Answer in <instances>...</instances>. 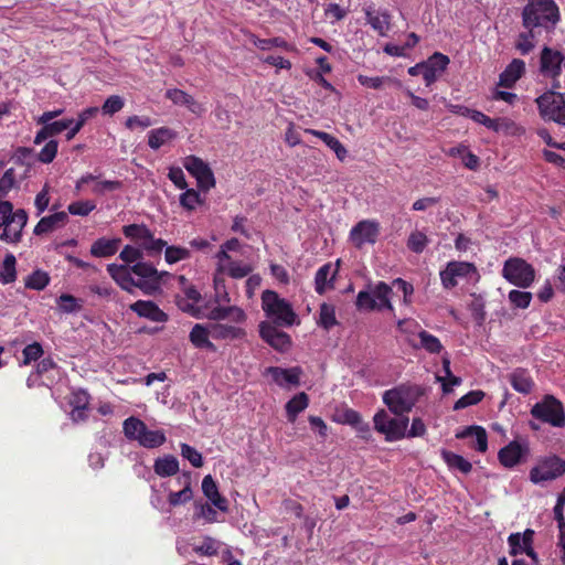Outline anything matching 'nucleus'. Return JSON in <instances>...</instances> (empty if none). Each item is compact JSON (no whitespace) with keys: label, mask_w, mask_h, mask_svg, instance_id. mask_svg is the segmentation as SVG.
Segmentation results:
<instances>
[{"label":"nucleus","mask_w":565,"mask_h":565,"mask_svg":"<svg viewBox=\"0 0 565 565\" xmlns=\"http://www.w3.org/2000/svg\"><path fill=\"white\" fill-rule=\"evenodd\" d=\"M214 322L210 323V332L214 340H236L246 335L239 327L246 321L245 311L237 306H216L203 315Z\"/></svg>","instance_id":"1"},{"label":"nucleus","mask_w":565,"mask_h":565,"mask_svg":"<svg viewBox=\"0 0 565 565\" xmlns=\"http://www.w3.org/2000/svg\"><path fill=\"white\" fill-rule=\"evenodd\" d=\"M559 20L558 8L554 0H529L522 11L524 29L551 33Z\"/></svg>","instance_id":"2"},{"label":"nucleus","mask_w":565,"mask_h":565,"mask_svg":"<svg viewBox=\"0 0 565 565\" xmlns=\"http://www.w3.org/2000/svg\"><path fill=\"white\" fill-rule=\"evenodd\" d=\"M262 309L270 320L269 322L278 327H291L300 323L291 303L274 290L263 291Z\"/></svg>","instance_id":"3"},{"label":"nucleus","mask_w":565,"mask_h":565,"mask_svg":"<svg viewBox=\"0 0 565 565\" xmlns=\"http://www.w3.org/2000/svg\"><path fill=\"white\" fill-rule=\"evenodd\" d=\"M28 223V213L23 209L13 210V204H0V241L18 244L22 239Z\"/></svg>","instance_id":"4"},{"label":"nucleus","mask_w":565,"mask_h":565,"mask_svg":"<svg viewBox=\"0 0 565 565\" xmlns=\"http://www.w3.org/2000/svg\"><path fill=\"white\" fill-rule=\"evenodd\" d=\"M420 395L422 388L418 385L401 384L385 391L383 402L392 413L403 415L412 411Z\"/></svg>","instance_id":"5"},{"label":"nucleus","mask_w":565,"mask_h":565,"mask_svg":"<svg viewBox=\"0 0 565 565\" xmlns=\"http://www.w3.org/2000/svg\"><path fill=\"white\" fill-rule=\"evenodd\" d=\"M392 294V287L384 281L369 285L365 290L359 291L356 296V307L360 310L367 311H382L385 309L394 311V307L391 301Z\"/></svg>","instance_id":"6"},{"label":"nucleus","mask_w":565,"mask_h":565,"mask_svg":"<svg viewBox=\"0 0 565 565\" xmlns=\"http://www.w3.org/2000/svg\"><path fill=\"white\" fill-rule=\"evenodd\" d=\"M502 276L510 284L519 288H529L535 280L534 267L519 257H511L504 262Z\"/></svg>","instance_id":"7"},{"label":"nucleus","mask_w":565,"mask_h":565,"mask_svg":"<svg viewBox=\"0 0 565 565\" xmlns=\"http://www.w3.org/2000/svg\"><path fill=\"white\" fill-rule=\"evenodd\" d=\"M441 285L446 289L455 288L460 281L477 280L479 275L475 264L469 262H449L439 273Z\"/></svg>","instance_id":"8"},{"label":"nucleus","mask_w":565,"mask_h":565,"mask_svg":"<svg viewBox=\"0 0 565 565\" xmlns=\"http://www.w3.org/2000/svg\"><path fill=\"white\" fill-rule=\"evenodd\" d=\"M535 102L543 119L565 126V94L552 89L539 96Z\"/></svg>","instance_id":"9"},{"label":"nucleus","mask_w":565,"mask_h":565,"mask_svg":"<svg viewBox=\"0 0 565 565\" xmlns=\"http://www.w3.org/2000/svg\"><path fill=\"white\" fill-rule=\"evenodd\" d=\"M373 422L375 430L384 435L387 441L404 438L409 423L408 417H391L384 409L374 415Z\"/></svg>","instance_id":"10"},{"label":"nucleus","mask_w":565,"mask_h":565,"mask_svg":"<svg viewBox=\"0 0 565 565\" xmlns=\"http://www.w3.org/2000/svg\"><path fill=\"white\" fill-rule=\"evenodd\" d=\"M565 473V460L552 455L537 460L530 470V480L534 484L555 480Z\"/></svg>","instance_id":"11"},{"label":"nucleus","mask_w":565,"mask_h":565,"mask_svg":"<svg viewBox=\"0 0 565 565\" xmlns=\"http://www.w3.org/2000/svg\"><path fill=\"white\" fill-rule=\"evenodd\" d=\"M531 415L554 427L565 426V412L562 403L552 395L545 396L541 402L536 403L532 409Z\"/></svg>","instance_id":"12"},{"label":"nucleus","mask_w":565,"mask_h":565,"mask_svg":"<svg viewBox=\"0 0 565 565\" xmlns=\"http://www.w3.org/2000/svg\"><path fill=\"white\" fill-rule=\"evenodd\" d=\"M134 275L137 277L135 280L136 288L145 292H151L160 287L163 276H168L167 271H158L151 264L138 262L131 266Z\"/></svg>","instance_id":"13"},{"label":"nucleus","mask_w":565,"mask_h":565,"mask_svg":"<svg viewBox=\"0 0 565 565\" xmlns=\"http://www.w3.org/2000/svg\"><path fill=\"white\" fill-rule=\"evenodd\" d=\"M183 167L196 179L198 186L209 191L215 186V178L209 163L196 156H188L183 159Z\"/></svg>","instance_id":"14"},{"label":"nucleus","mask_w":565,"mask_h":565,"mask_svg":"<svg viewBox=\"0 0 565 565\" xmlns=\"http://www.w3.org/2000/svg\"><path fill=\"white\" fill-rule=\"evenodd\" d=\"M563 61L564 56L559 51L552 50L547 46L543 47L540 58V72L544 77L553 79V89L561 87L556 78L562 73Z\"/></svg>","instance_id":"15"},{"label":"nucleus","mask_w":565,"mask_h":565,"mask_svg":"<svg viewBox=\"0 0 565 565\" xmlns=\"http://www.w3.org/2000/svg\"><path fill=\"white\" fill-rule=\"evenodd\" d=\"M379 235L380 223L375 220H363L351 228L349 238L356 248H361L365 244H374Z\"/></svg>","instance_id":"16"},{"label":"nucleus","mask_w":565,"mask_h":565,"mask_svg":"<svg viewBox=\"0 0 565 565\" xmlns=\"http://www.w3.org/2000/svg\"><path fill=\"white\" fill-rule=\"evenodd\" d=\"M259 334L262 339L277 351L286 352L291 347L290 337L278 329V326L269 321L259 323Z\"/></svg>","instance_id":"17"},{"label":"nucleus","mask_w":565,"mask_h":565,"mask_svg":"<svg viewBox=\"0 0 565 565\" xmlns=\"http://www.w3.org/2000/svg\"><path fill=\"white\" fill-rule=\"evenodd\" d=\"M530 452L527 441L512 440L500 449L498 459L505 468H513L519 465Z\"/></svg>","instance_id":"18"},{"label":"nucleus","mask_w":565,"mask_h":565,"mask_svg":"<svg viewBox=\"0 0 565 565\" xmlns=\"http://www.w3.org/2000/svg\"><path fill=\"white\" fill-rule=\"evenodd\" d=\"M449 64L448 56L441 53H434L426 62H424L423 78L426 86H430L445 72Z\"/></svg>","instance_id":"19"},{"label":"nucleus","mask_w":565,"mask_h":565,"mask_svg":"<svg viewBox=\"0 0 565 565\" xmlns=\"http://www.w3.org/2000/svg\"><path fill=\"white\" fill-rule=\"evenodd\" d=\"M367 23L381 36H385L391 28V17L387 11L376 10L374 6H365L363 8Z\"/></svg>","instance_id":"20"},{"label":"nucleus","mask_w":565,"mask_h":565,"mask_svg":"<svg viewBox=\"0 0 565 565\" xmlns=\"http://www.w3.org/2000/svg\"><path fill=\"white\" fill-rule=\"evenodd\" d=\"M109 276L124 290L132 292L136 288L134 271L129 265L109 264L107 265Z\"/></svg>","instance_id":"21"},{"label":"nucleus","mask_w":565,"mask_h":565,"mask_svg":"<svg viewBox=\"0 0 565 565\" xmlns=\"http://www.w3.org/2000/svg\"><path fill=\"white\" fill-rule=\"evenodd\" d=\"M130 310L153 322H166L168 320V315L150 300H138L130 305Z\"/></svg>","instance_id":"22"},{"label":"nucleus","mask_w":565,"mask_h":565,"mask_svg":"<svg viewBox=\"0 0 565 565\" xmlns=\"http://www.w3.org/2000/svg\"><path fill=\"white\" fill-rule=\"evenodd\" d=\"M525 63L523 60L513 58L499 76V85L511 88L524 75Z\"/></svg>","instance_id":"23"},{"label":"nucleus","mask_w":565,"mask_h":565,"mask_svg":"<svg viewBox=\"0 0 565 565\" xmlns=\"http://www.w3.org/2000/svg\"><path fill=\"white\" fill-rule=\"evenodd\" d=\"M202 492L210 500L212 505L222 512H227V500L218 492V488L211 475H207L202 480Z\"/></svg>","instance_id":"24"},{"label":"nucleus","mask_w":565,"mask_h":565,"mask_svg":"<svg viewBox=\"0 0 565 565\" xmlns=\"http://www.w3.org/2000/svg\"><path fill=\"white\" fill-rule=\"evenodd\" d=\"M267 373L271 375L276 384L281 387L288 385H298L300 382L301 370L299 367L281 369L278 366H270Z\"/></svg>","instance_id":"25"},{"label":"nucleus","mask_w":565,"mask_h":565,"mask_svg":"<svg viewBox=\"0 0 565 565\" xmlns=\"http://www.w3.org/2000/svg\"><path fill=\"white\" fill-rule=\"evenodd\" d=\"M418 342L414 339L408 338V344L414 349H422L430 354H438L443 351L444 347L440 340L434 334L427 332L426 330H419L417 333Z\"/></svg>","instance_id":"26"},{"label":"nucleus","mask_w":565,"mask_h":565,"mask_svg":"<svg viewBox=\"0 0 565 565\" xmlns=\"http://www.w3.org/2000/svg\"><path fill=\"white\" fill-rule=\"evenodd\" d=\"M216 267L218 274H227L234 279L246 277L253 270L252 266L248 264L233 260L232 258H230V260H216Z\"/></svg>","instance_id":"27"},{"label":"nucleus","mask_w":565,"mask_h":565,"mask_svg":"<svg viewBox=\"0 0 565 565\" xmlns=\"http://www.w3.org/2000/svg\"><path fill=\"white\" fill-rule=\"evenodd\" d=\"M190 341L198 349H206L215 351V345L210 341L212 333L210 332V323L201 324L196 323L190 332Z\"/></svg>","instance_id":"28"},{"label":"nucleus","mask_w":565,"mask_h":565,"mask_svg":"<svg viewBox=\"0 0 565 565\" xmlns=\"http://www.w3.org/2000/svg\"><path fill=\"white\" fill-rule=\"evenodd\" d=\"M68 220L66 212H57L49 216L42 217L35 225L33 233L42 235L60 228L66 224Z\"/></svg>","instance_id":"29"},{"label":"nucleus","mask_w":565,"mask_h":565,"mask_svg":"<svg viewBox=\"0 0 565 565\" xmlns=\"http://www.w3.org/2000/svg\"><path fill=\"white\" fill-rule=\"evenodd\" d=\"M534 531L525 530L521 533H512L508 537V543L510 546V554L516 556L519 554H523L526 550L530 548V545L533 544Z\"/></svg>","instance_id":"30"},{"label":"nucleus","mask_w":565,"mask_h":565,"mask_svg":"<svg viewBox=\"0 0 565 565\" xmlns=\"http://www.w3.org/2000/svg\"><path fill=\"white\" fill-rule=\"evenodd\" d=\"M120 242V238H98L90 246V255L98 258L110 257L117 253Z\"/></svg>","instance_id":"31"},{"label":"nucleus","mask_w":565,"mask_h":565,"mask_svg":"<svg viewBox=\"0 0 565 565\" xmlns=\"http://www.w3.org/2000/svg\"><path fill=\"white\" fill-rule=\"evenodd\" d=\"M122 430L127 439L140 445L148 427L141 419L131 416L124 420Z\"/></svg>","instance_id":"32"},{"label":"nucleus","mask_w":565,"mask_h":565,"mask_svg":"<svg viewBox=\"0 0 565 565\" xmlns=\"http://www.w3.org/2000/svg\"><path fill=\"white\" fill-rule=\"evenodd\" d=\"M224 548L230 547L226 544L222 543L221 541L211 536H204L200 542L193 545V551L204 556H213L217 554L222 556V551Z\"/></svg>","instance_id":"33"},{"label":"nucleus","mask_w":565,"mask_h":565,"mask_svg":"<svg viewBox=\"0 0 565 565\" xmlns=\"http://www.w3.org/2000/svg\"><path fill=\"white\" fill-rule=\"evenodd\" d=\"M456 436L457 438L472 437L475 439L473 448L479 452H484L488 449V436L486 429L481 426L467 427L462 433Z\"/></svg>","instance_id":"34"},{"label":"nucleus","mask_w":565,"mask_h":565,"mask_svg":"<svg viewBox=\"0 0 565 565\" xmlns=\"http://www.w3.org/2000/svg\"><path fill=\"white\" fill-rule=\"evenodd\" d=\"M177 137V132L168 127H160L148 132V145L151 149L158 150Z\"/></svg>","instance_id":"35"},{"label":"nucleus","mask_w":565,"mask_h":565,"mask_svg":"<svg viewBox=\"0 0 565 565\" xmlns=\"http://www.w3.org/2000/svg\"><path fill=\"white\" fill-rule=\"evenodd\" d=\"M308 405L309 397L305 392L295 395L285 406L288 422L295 423L298 415L303 412Z\"/></svg>","instance_id":"36"},{"label":"nucleus","mask_w":565,"mask_h":565,"mask_svg":"<svg viewBox=\"0 0 565 565\" xmlns=\"http://www.w3.org/2000/svg\"><path fill=\"white\" fill-rule=\"evenodd\" d=\"M337 270L333 269L331 264H326L321 266L315 276V285L316 291L318 294H323L329 287L332 286V280L334 279Z\"/></svg>","instance_id":"37"},{"label":"nucleus","mask_w":565,"mask_h":565,"mask_svg":"<svg viewBox=\"0 0 565 565\" xmlns=\"http://www.w3.org/2000/svg\"><path fill=\"white\" fill-rule=\"evenodd\" d=\"M541 35L542 34L536 30L534 31L532 29H525L524 32H521L518 35L515 41V49L522 55L529 54L535 47V44Z\"/></svg>","instance_id":"38"},{"label":"nucleus","mask_w":565,"mask_h":565,"mask_svg":"<svg viewBox=\"0 0 565 565\" xmlns=\"http://www.w3.org/2000/svg\"><path fill=\"white\" fill-rule=\"evenodd\" d=\"M153 470L159 477H170L179 471V461L174 456L167 455L156 459Z\"/></svg>","instance_id":"39"},{"label":"nucleus","mask_w":565,"mask_h":565,"mask_svg":"<svg viewBox=\"0 0 565 565\" xmlns=\"http://www.w3.org/2000/svg\"><path fill=\"white\" fill-rule=\"evenodd\" d=\"M15 257L13 254H8L2 264L0 265V282L3 285L12 284L17 279Z\"/></svg>","instance_id":"40"},{"label":"nucleus","mask_w":565,"mask_h":565,"mask_svg":"<svg viewBox=\"0 0 565 565\" xmlns=\"http://www.w3.org/2000/svg\"><path fill=\"white\" fill-rule=\"evenodd\" d=\"M511 385L516 392L527 394L532 391L533 381L525 371L516 370L511 374Z\"/></svg>","instance_id":"41"},{"label":"nucleus","mask_w":565,"mask_h":565,"mask_svg":"<svg viewBox=\"0 0 565 565\" xmlns=\"http://www.w3.org/2000/svg\"><path fill=\"white\" fill-rule=\"evenodd\" d=\"M441 457L450 468L458 469L462 473H468L472 469V465L468 460L455 452L443 450Z\"/></svg>","instance_id":"42"},{"label":"nucleus","mask_w":565,"mask_h":565,"mask_svg":"<svg viewBox=\"0 0 565 565\" xmlns=\"http://www.w3.org/2000/svg\"><path fill=\"white\" fill-rule=\"evenodd\" d=\"M338 323L335 318V309L332 305L322 303L319 311L318 324L326 330H330Z\"/></svg>","instance_id":"43"},{"label":"nucleus","mask_w":565,"mask_h":565,"mask_svg":"<svg viewBox=\"0 0 565 565\" xmlns=\"http://www.w3.org/2000/svg\"><path fill=\"white\" fill-rule=\"evenodd\" d=\"M193 492L189 479L185 478V484L182 490L177 492H170L168 495V502L171 507H178L192 500Z\"/></svg>","instance_id":"44"},{"label":"nucleus","mask_w":565,"mask_h":565,"mask_svg":"<svg viewBox=\"0 0 565 565\" xmlns=\"http://www.w3.org/2000/svg\"><path fill=\"white\" fill-rule=\"evenodd\" d=\"M50 282V276L43 270H35L25 278L24 285L32 290H43Z\"/></svg>","instance_id":"45"},{"label":"nucleus","mask_w":565,"mask_h":565,"mask_svg":"<svg viewBox=\"0 0 565 565\" xmlns=\"http://www.w3.org/2000/svg\"><path fill=\"white\" fill-rule=\"evenodd\" d=\"M166 434L161 429L150 430L148 429L140 440V446L145 448H158L166 443Z\"/></svg>","instance_id":"46"},{"label":"nucleus","mask_w":565,"mask_h":565,"mask_svg":"<svg viewBox=\"0 0 565 565\" xmlns=\"http://www.w3.org/2000/svg\"><path fill=\"white\" fill-rule=\"evenodd\" d=\"M191 257L190 249L181 246H167L164 250V259L169 265L177 264Z\"/></svg>","instance_id":"47"},{"label":"nucleus","mask_w":565,"mask_h":565,"mask_svg":"<svg viewBox=\"0 0 565 565\" xmlns=\"http://www.w3.org/2000/svg\"><path fill=\"white\" fill-rule=\"evenodd\" d=\"M358 81L362 86L373 88V89H379L386 83H392L397 86L402 85L399 81L391 78V77H386V76L370 77V76L360 74V75H358Z\"/></svg>","instance_id":"48"},{"label":"nucleus","mask_w":565,"mask_h":565,"mask_svg":"<svg viewBox=\"0 0 565 565\" xmlns=\"http://www.w3.org/2000/svg\"><path fill=\"white\" fill-rule=\"evenodd\" d=\"M214 505L209 503L196 502L195 503V518L203 519L207 523L217 521V512L213 508Z\"/></svg>","instance_id":"49"},{"label":"nucleus","mask_w":565,"mask_h":565,"mask_svg":"<svg viewBox=\"0 0 565 565\" xmlns=\"http://www.w3.org/2000/svg\"><path fill=\"white\" fill-rule=\"evenodd\" d=\"M185 191L180 195V204L188 211H193L201 204L200 194L194 189H184Z\"/></svg>","instance_id":"50"},{"label":"nucleus","mask_w":565,"mask_h":565,"mask_svg":"<svg viewBox=\"0 0 565 565\" xmlns=\"http://www.w3.org/2000/svg\"><path fill=\"white\" fill-rule=\"evenodd\" d=\"M13 185H14L13 172L11 170H8L0 178V204H12L11 202L7 201L6 198L8 196L9 192L12 190Z\"/></svg>","instance_id":"51"},{"label":"nucleus","mask_w":565,"mask_h":565,"mask_svg":"<svg viewBox=\"0 0 565 565\" xmlns=\"http://www.w3.org/2000/svg\"><path fill=\"white\" fill-rule=\"evenodd\" d=\"M428 244V238L426 234L419 231L412 232L408 241L407 246L408 248L414 253H422Z\"/></svg>","instance_id":"52"},{"label":"nucleus","mask_w":565,"mask_h":565,"mask_svg":"<svg viewBox=\"0 0 565 565\" xmlns=\"http://www.w3.org/2000/svg\"><path fill=\"white\" fill-rule=\"evenodd\" d=\"M508 298L515 308L525 309L531 303L532 294L530 291L513 289L509 292Z\"/></svg>","instance_id":"53"},{"label":"nucleus","mask_w":565,"mask_h":565,"mask_svg":"<svg viewBox=\"0 0 565 565\" xmlns=\"http://www.w3.org/2000/svg\"><path fill=\"white\" fill-rule=\"evenodd\" d=\"M483 397H484V393L482 391H471V392L467 393L466 395H463L462 397H460L455 403L454 408L462 409L468 406L476 405L479 402H481Z\"/></svg>","instance_id":"54"},{"label":"nucleus","mask_w":565,"mask_h":565,"mask_svg":"<svg viewBox=\"0 0 565 565\" xmlns=\"http://www.w3.org/2000/svg\"><path fill=\"white\" fill-rule=\"evenodd\" d=\"M96 209L93 201H76L68 205V213L72 215L86 216Z\"/></svg>","instance_id":"55"},{"label":"nucleus","mask_w":565,"mask_h":565,"mask_svg":"<svg viewBox=\"0 0 565 565\" xmlns=\"http://www.w3.org/2000/svg\"><path fill=\"white\" fill-rule=\"evenodd\" d=\"M224 274H218L217 269L214 275V289H215V300L216 302H230V296L225 289V280L223 278Z\"/></svg>","instance_id":"56"},{"label":"nucleus","mask_w":565,"mask_h":565,"mask_svg":"<svg viewBox=\"0 0 565 565\" xmlns=\"http://www.w3.org/2000/svg\"><path fill=\"white\" fill-rule=\"evenodd\" d=\"M42 354H43L42 345L39 342H33L23 349L22 364L28 365L31 362L39 360L42 356Z\"/></svg>","instance_id":"57"},{"label":"nucleus","mask_w":565,"mask_h":565,"mask_svg":"<svg viewBox=\"0 0 565 565\" xmlns=\"http://www.w3.org/2000/svg\"><path fill=\"white\" fill-rule=\"evenodd\" d=\"M471 119L480 125H483L490 130L501 131L500 119H492L479 110H473Z\"/></svg>","instance_id":"58"},{"label":"nucleus","mask_w":565,"mask_h":565,"mask_svg":"<svg viewBox=\"0 0 565 565\" xmlns=\"http://www.w3.org/2000/svg\"><path fill=\"white\" fill-rule=\"evenodd\" d=\"M57 305L61 311L65 313L76 312L81 309L77 299L67 294H63L57 299Z\"/></svg>","instance_id":"59"},{"label":"nucleus","mask_w":565,"mask_h":565,"mask_svg":"<svg viewBox=\"0 0 565 565\" xmlns=\"http://www.w3.org/2000/svg\"><path fill=\"white\" fill-rule=\"evenodd\" d=\"M119 258L125 263L124 265L136 264L142 258V253L139 248L131 245H126L119 254Z\"/></svg>","instance_id":"60"},{"label":"nucleus","mask_w":565,"mask_h":565,"mask_svg":"<svg viewBox=\"0 0 565 565\" xmlns=\"http://www.w3.org/2000/svg\"><path fill=\"white\" fill-rule=\"evenodd\" d=\"M124 105H125V102L120 96L113 95V96H109L105 100V103L102 107V111L105 115L111 116V115L120 111L122 109Z\"/></svg>","instance_id":"61"},{"label":"nucleus","mask_w":565,"mask_h":565,"mask_svg":"<svg viewBox=\"0 0 565 565\" xmlns=\"http://www.w3.org/2000/svg\"><path fill=\"white\" fill-rule=\"evenodd\" d=\"M181 455L183 458L190 461V463L195 467L200 468L203 465L202 455L193 447L189 446L188 444L181 445Z\"/></svg>","instance_id":"62"},{"label":"nucleus","mask_w":565,"mask_h":565,"mask_svg":"<svg viewBox=\"0 0 565 565\" xmlns=\"http://www.w3.org/2000/svg\"><path fill=\"white\" fill-rule=\"evenodd\" d=\"M121 182L116 180L96 181L93 185L92 191L95 194L102 195L107 192H114L121 188Z\"/></svg>","instance_id":"63"},{"label":"nucleus","mask_w":565,"mask_h":565,"mask_svg":"<svg viewBox=\"0 0 565 565\" xmlns=\"http://www.w3.org/2000/svg\"><path fill=\"white\" fill-rule=\"evenodd\" d=\"M58 143L56 140H50L45 146L41 149L39 153V160L43 163H51L57 153Z\"/></svg>","instance_id":"64"}]
</instances>
